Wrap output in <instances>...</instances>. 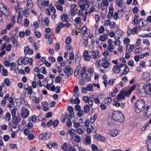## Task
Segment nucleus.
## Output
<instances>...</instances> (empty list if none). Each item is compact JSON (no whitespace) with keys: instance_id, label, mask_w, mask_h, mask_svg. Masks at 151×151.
<instances>
[{"instance_id":"46","label":"nucleus","mask_w":151,"mask_h":151,"mask_svg":"<svg viewBox=\"0 0 151 151\" xmlns=\"http://www.w3.org/2000/svg\"><path fill=\"white\" fill-rule=\"evenodd\" d=\"M109 24L110 27L112 28H114L116 26V23L114 22H110Z\"/></svg>"},{"instance_id":"64","label":"nucleus","mask_w":151,"mask_h":151,"mask_svg":"<svg viewBox=\"0 0 151 151\" xmlns=\"http://www.w3.org/2000/svg\"><path fill=\"white\" fill-rule=\"evenodd\" d=\"M33 127V124L32 122H29L27 125V127L29 129H31Z\"/></svg>"},{"instance_id":"53","label":"nucleus","mask_w":151,"mask_h":151,"mask_svg":"<svg viewBox=\"0 0 151 151\" xmlns=\"http://www.w3.org/2000/svg\"><path fill=\"white\" fill-rule=\"evenodd\" d=\"M80 68V67L78 66L77 67L76 70H75L74 72V76H77L78 75Z\"/></svg>"},{"instance_id":"27","label":"nucleus","mask_w":151,"mask_h":151,"mask_svg":"<svg viewBox=\"0 0 151 151\" xmlns=\"http://www.w3.org/2000/svg\"><path fill=\"white\" fill-rule=\"evenodd\" d=\"M17 109L15 106H14V108L10 110L11 113L13 117L15 116L16 115V111L17 110Z\"/></svg>"},{"instance_id":"56","label":"nucleus","mask_w":151,"mask_h":151,"mask_svg":"<svg viewBox=\"0 0 151 151\" xmlns=\"http://www.w3.org/2000/svg\"><path fill=\"white\" fill-rule=\"evenodd\" d=\"M96 114H95L93 117H92L90 119V122L91 123H93V122H94L95 121L96 119Z\"/></svg>"},{"instance_id":"20","label":"nucleus","mask_w":151,"mask_h":151,"mask_svg":"<svg viewBox=\"0 0 151 151\" xmlns=\"http://www.w3.org/2000/svg\"><path fill=\"white\" fill-rule=\"evenodd\" d=\"M150 76V74L148 72L144 73L142 75V78L145 80L149 79Z\"/></svg>"},{"instance_id":"12","label":"nucleus","mask_w":151,"mask_h":151,"mask_svg":"<svg viewBox=\"0 0 151 151\" xmlns=\"http://www.w3.org/2000/svg\"><path fill=\"white\" fill-rule=\"evenodd\" d=\"M114 9L112 6L109 7V12L107 15V17L109 19H110L113 16Z\"/></svg>"},{"instance_id":"38","label":"nucleus","mask_w":151,"mask_h":151,"mask_svg":"<svg viewBox=\"0 0 151 151\" xmlns=\"http://www.w3.org/2000/svg\"><path fill=\"white\" fill-rule=\"evenodd\" d=\"M129 70V69L128 67L127 66H125L124 69L123 71V74L125 75L127 74Z\"/></svg>"},{"instance_id":"17","label":"nucleus","mask_w":151,"mask_h":151,"mask_svg":"<svg viewBox=\"0 0 151 151\" xmlns=\"http://www.w3.org/2000/svg\"><path fill=\"white\" fill-rule=\"evenodd\" d=\"M29 115V111L27 109L24 110L22 114V117L25 118L27 117Z\"/></svg>"},{"instance_id":"4","label":"nucleus","mask_w":151,"mask_h":151,"mask_svg":"<svg viewBox=\"0 0 151 151\" xmlns=\"http://www.w3.org/2000/svg\"><path fill=\"white\" fill-rule=\"evenodd\" d=\"M151 78L148 81V83L145 84L144 86V91L146 93L151 94Z\"/></svg>"},{"instance_id":"19","label":"nucleus","mask_w":151,"mask_h":151,"mask_svg":"<svg viewBox=\"0 0 151 151\" xmlns=\"http://www.w3.org/2000/svg\"><path fill=\"white\" fill-rule=\"evenodd\" d=\"M68 17V16L66 14H64L61 16V18L63 22H65L66 23H67L68 21L67 19Z\"/></svg>"},{"instance_id":"7","label":"nucleus","mask_w":151,"mask_h":151,"mask_svg":"<svg viewBox=\"0 0 151 151\" xmlns=\"http://www.w3.org/2000/svg\"><path fill=\"white\" fill-rule=\"evenodd\" d=\"M95 10L92 4H89L88 5L87 8L86 9V14H90L91 12H94Z\"/></svg>"},{"instance_id":"55","label":"nucleus","mask_w":151,"mask_h":151,"mask_svg":"<svg viewBox=\"0 0 151 151\" xmlns=\"http://www.w3.org/2000/svg\"><path fill=\"white\" fill-rule=\"evenodd\" d=\"M94 100V95H92L89 97L88 101L93 102Z\"/></svg>"},{"instance_id":"39","label":"nucleus","mask_w":151,"mask_h":151,"mask_svg":"<svg viewBox=\"0 0 151 151\" xmlns=\"http://www.w3.org/2000/svg\"><path fill=\"white\" fill-rule=\"evenodd\" d=\"M11 116V114L9 113H8L6 114L5 116V118L6 120L7 121H9L10 120Z\"/></svg>"},{"instance_id":"30","label":"nucleus","mask_w":151,"mask_h":151,"mask_svg":"<svg viewBox=\"0 0 151 151\" xmlns=\"http://www.w3.org/2000/svg\"><path fill=\"white\" fill-rule=\"evenodd\" d=\"M37 4L40 9L42 8L43 5V0H37Z\"/></svg>"},{"instance_id":"48","label":"nucleus","mask_w":151,"mask_h":151,"mask_svg":"<svg viewBox=\"0 0 151 151\" xmlns=\"http://www.w3.org/2000/svg\"><path fill=\"white\" fill-rule=\"evenodd\" d=\"M73 138L76 139V140H74L77 142L80 141L81 140L80 137L78 135L74 136H73Z\"/></svg>"},{"instance_id":"62","label":"nucleus","mask_w":151,"mask_h":151,"mask_svg":"<svg viewBox=\"0 0 151 151\" xmlns=\"http://www.w3.org/2000/svg\"><path fill=\"white\" fill-rule=\"evenodd\" d=\"M130 42V40L128 38H125L124 41V43L125 45L129 44Z\"/></svg>"},{"instance_id":"21","label":"nucleus","mask_w":151,"mask_h":151,"mask_svg":"<svg viewBox=\"0 0 151 151\" xmlns=\"http://www.w3.org/2000/svg\"><path fill=\"white\" fill-rule=\"evenodd\" d=\"M67 133L70 134V136H72V139H73V136H74V135L76 134L75 130L74 129H72L69 130L67 132Z\"/></svg>"},{"instance_id":"54","label":"nucleus","mask_w":151,"mask_h":151,"mask_svg":"<svg viewBox=\"0 0 151 151\" xmlns=\"http://www.w3.org/2000/svg\"><path fill=\"white\" fill-rule=\"evenodd\" d=\"M52 5V4H50V6H49V8L50 9V10L54 14H55L56 13L55 9L54 6H51Z\"/></svg>"},{"instance_id":"59","label":"nucleus","mask_w":151,"mask_h":151,"mask_svg":"<svg viewBox=\"0 0 151 151\" xmlns=\"http://www.w3.org/2000/svg\"><path fill=\"white\" fill-rule=\"evenodd\" d=\"M91 77H88V76H84L83 77V78L84 79L85 82H88L91 80Z\"/></svg>"},{"instance_id":"34","label":"nucleus","mask_w":151,"mask_h":151,"mask_svg":"<svg viewBox=\"0 0 151 151\" xmlns=\"http://www.w3.org/2000/svg\"><path fill=\"white\" fill-rule=\"evenodd\" d=\"M26 59V58H20L18 61V63L19 65H22L24 61H25V60Z\"/></svg>"},{"instance_id":"49","label":"nucleus","mask_w":151,"mask_h":151,"mask_svg":"<svg viewBox=\"0 0 151 151\" xmlns=\"http://www.w3.org/2000/svg\"><path fill=\"white\" fill-rule=\"evenodd\" d=\"M40 72L44 74L47 73V72L45 70V68L44 67H41L40 70Z\"/></svg>"},{"instance_id":"22","label":"nucleus","mask_w":151,"mask_h":151,"mask_svg":"<svg viewBox=\"0 0 151 151\" xmlns=\"http://www.w3.org/2000/svg\"><path fill=\"white\" fill-rule=\"evenodd\" d=\"M33 5V4L32 1L31 0H28L27 1V6L28 9H30L32 7Z\"/></svg>"},{"instance_id":"51","label":"nucleus","mask_w":151,"mask_h":151,"mask_svg":"<svg viewBox=\"0 0 151 151\" xmlns=\"http://www.w3.org/2000/svg\"><path fill=\"white\" fill-rule=\"evenodd\" d=\"M91 139L90 137L88 136H87L85 139V142L86 144H89L90 143Z\"/></svg>"},{"instance_id":"16","label":"nucleus","mask_w":151,"mask_h":151,"mask_svg":"<svg viewBox=\"0 0 151 151\" xmlns=\"http://www.w3.org/2000/svg\"><path fill=\"white\" fill-rule=\"evenodd\" d=\"M13 117V118L12 119V121L13 123L14 124H17L20 122L21 120L20 118H17L16 116Z\"/></svg>"},{"instance_id":"25","label":"nucleus","mask_w":151,"mask_h":151,"mask_svg":"<svg viewBox=\"0 0 151 151\" xmlns=\"http://www.w3.org/2000/svg\"><path fill=\"white\" fill-rule=\"evenodd\" d=\"M25 90H27V93L31 95L32 93H34L32 91V87L31 86L28 87L27 88H26Z\"/></svg>"},{"instance_id":"1","label":"nucleus","mask_w":151,"mask_h":151,"mask_svg":"<svg viewBox=\"0 0 151 151\" xmlns=\"http://www.w3.org/2000/svg\"><path fill=\"white\" fill-rule=\"evenodd\" d=\"M138 15L136 14L134 15L133 20L132 22V24L134 25L135 26L139 27H140L146 26L147 25V23L145 19L142 18H140L138 20Z\"/></svg>"},{"instance_id":"23","label":"nucleus","mask_w":151,"mask_h":151,"mask_svg":"<svg viewBox=\"0 0 151 151\" xmlns=\"http://www.w3.org/2000/svg\"><path fill=\"white\" fill-rule=\"evenodd\" d=\"M81 55L79 53H77L75 57V62L78 63H79L81 60Z\"/></svg>"},{"instance_id":"13","label":"nucleus","mask_w":151,"mask_h":151,"mask_svg":"<svg viewBox=\"0 0 151 151\" xmlns=\"http://www.w3.org/2000/svg\"><path fill=\"white\" fill-rule=\"evenodd\" d=\"M68 111L70 113V115H69L70 116L69 118H71L73 117H74V113L73 112V107L71 106H69L68 107Z\"/></svg>"},{"instance_id":"24","label":"nucleus","mask_w":151,"mask_h":151,"mask_svg":"<svg viewBox=\"0 0 151 151\" xmlns=\"http://www.w3.org/2000/svg\"><path fill=\"white\" fill-rule=\"evenodd\" d=\"M112 99L111 98L107 97L104 100V102L107 105H109L112 101Z\"/></svg>"},{"instance_id":"40","label":"nucleus","mask_w":151,"mask_h":151,"mask_svg":"<svg viewBox=\"0 0 151 151\" xmlns=\"http://www.w3.org/2000/svg\"><path fill=\"white\" fill-rule=\"evenodd\" d=\"M5 7V6L2 4L0 3V12H4V9Z\"/></svg>"},{"instance_id":"11","label":"nucleus","mask_w":151,"mask_h":151,"mask_svg":"<svg viewBox=\"0 0 151 151\" xmlns=\"http://www.w3.org/2000/svg\"><path fill=\"white\" fill-rule=\"evenodd\" d=\"M133 48V45L128 44L126 45V51L130 53L132 51Z\"/></svg>"},{"instance_id":"28","label":"nucleus","mask_w":151,"mask_h":151,"mask_svg":"<svg viewBox=\"0 0 151 151\" xmlns=\"http://www.w3.org/2000/svg\"><path fill=\"white\" fill-rule=\"evenodd\" d=\"M117 96V99L118 100H119L122 99H125L123 93V91H122Z\"/></svg>"},{"instance_id":"61","label":"nucleus","mask_w":151,"mask_h":151,"mask_svg":"<svg viewBox=\"0 0 151 151\" xmlns=\"http://www.w3.org/2000/svg\"><path fill=\"white\" fill-rule=\"evenodd\" d=\"M83 114L84 113L82 110H80L78 112V115L80 117L82 116Z\"/></svg>"},{"instance_id":"33","label":"nucleus","mask_w":151,"mask_h":151,"mask_svg":"<svg viewBox=\"0 0 151 151\" xmlns=\"http://www.w3.org/2000/svg\"><path fill=\"white\" fill-rule=\"evenodd\" d=\"M4 12H2L3 14H4L5 16L7 17L9 15V12L6 7L4 8Z\"/></svg>"},{"instance_id":"10","label":"nucleus","mask_w":151,"mask_h":151,"mask_svg":"<svg viewBox=\"0 0 151 151\" xmlns=\"http://www.w3.org/2000/svg\"><path fill=\"white\" fill-rule=\"evenodd\" d=\"M151 114V109H150V107L148 106H147L146 108V111L145 113L144 114L143 116L144 117H146L148 118Z\"/></svg>"},{"instance_id":"52","label":"nucleus","mask_w":151,"mask_h":151,"mask_svg":"<svg viewBox=\"0 0 151 151\" xmlns=\"http://www.w3.org/2000/svg\"><path fill=\"white\" fill-rule=\"evenodd\" d=\"M91 147L93 151H97L98 149L97 147L94 144L92 145Z\"/></svg>"},{"instance_id":"44","label":"nucleus","mask_w":151,"mask_h":151,"mask_svg":"<svg viewBox=\"0 0 151 151\" xmlns=\"http://www.w3.org/2000/svg\"><path fill=\"white\" fill-rule=\"evenodd\" d=\"M76 132L79 135H81L83 134V130L81 128H78L76 129Z\"/></svg>"},{"instance_id":"26","label":"nucleus","mask_w":151,"mask_h":151,"mask_svg":"<svg viewBox=\"0 0 151 151\" xmlns=\"http://www.w3.org/2000/svg\"><path fill=\"white\" fill-rule=\"evenodd\" d=\"M87 27L86 26H84L81 29V33L83 35H85L86 32Z\"/></svg>"},{"instance_id":"32","label":"nucleus","mask_w":151,"mask_h":151,"mask_svg":"<svg viewBox=\"0 0 151 151\" xmlns=\"http://www.w3.org/2000/svg\"><path fill=\"white\" fill-rule=\"evenodd\" d=\"M2 73L3 75L4 76H7L8 75V72L7 70L6 69H5L4 68L3 66V68L2 70Z\"/></svg>"},{"instance_id":"42","label":"nucleus","mask_w":151,"mask_h":151,"mask_svg":"<svg viewBox=\"0 0 151 151\" xmlns=\"http://www.w3.org/2000/svg\"><path fill=\"white\" fill-rule=\"evenodd\" d=\"M71 39L70 36L68 37L65 39V43L67 44H69L71 42Z\"/></svg>"},{"instance_id":"5","label":"nucleus","mask_w":151,"mask_h":151,"mask_svg":"<svg viewBox=\"0 0 151 151\" xmlns=\"http://www.w3.org/2000/svg\"><path fill=\"white\" fill-rule=\"evenodd\" d=\"M89 53L91 54L90 56L92 58L96 60L99 57V53L98 51L94 50L89 51Z\"/></svg>"},{"instance_id":"8","label":"nucleus","mask_w":151,"mask_h":151,"mask_svg":"<svg viewBox=\"0 0 151 151\" xmlns=\"http://www.w3.org/2000/svg\"><path fill=\"white\" fill-rule=\"evenodd\" d=\"M64 71L68 76H70L73 73L72 69L69 67H66L64 69Z\"/></svg>"},{"instance_id":"18","label":"nucleus","mask_w":151,"mask_h":151,"mask_svg":"<svg viewBox=\"0 0 151 151\" xmlns=\"http://www.w3.org/2000/svg\"><path fill=\"white\" fill-rule=\"evenodd\" d=\"M114 72L115 73H119L120 71V68L119 67V66L117 65H115L113 69Z\"/></svg>"},{"instance_id":"6","label":"nucleus","mask_w":151,"mask_h":151,"mask_svg":"<svg viewBox=\"0 0 151 151\" xmlns=\"http://www.w3.org/2000/svg\"><path fill=\"white\" fill-rule=\"evenodd\" d=\"M76 5L75 4H72L70 6V15L73 16H74L77 13V9H76Z\"/></svg>"},{"instance_id":"2","label":"nucleus","mask_w":151,"mask_h":151,"mask_svg":"<svg viewBox=\"0 0 151 151\" xmlns=\"http://www.w3.org/2000/svg\"><path fill=\"white\" fill-rule=\"evenodd\" d=\"M145 106V102L144 100H138L134 105L135 112L137 113H140L144 110Z\"/></svg>"},{"instance_id":"58","label":"nucleus","mask_w":151,"mask_h":151,"mask_svg":"<svg viewBox=\"0 0 151 151\" xmlns=\"http://www.w3.org/2000/svg\"><path fill=\"white\" fill-rule=\"evenodd\" d=\"M4 82L6 83V85L7 86H9L10 85V82L8 78H6L4 80Z\"/></svg>"},{"instance_id":"15","label":"nucleus","mask_w":151,"mask_h":151,"mask_svg":"<svg viewBox=\"0 0 151 151\" xmlns=\"http://www.w3.org/2000/svg\"><path fill=\"white\" fill-rule=\"evenodd\" d=\"M118 133V131L117 130H111L109 131V134L112 137L116 136Z\"/></svg>"},{"instance_id":"45","label":"nucleus","mask_w":151,"mask_h":151,"mask_svg":"<svg viewBox=\"0 0 151 151\" xmlns=\"http://www.w3.org/2000/svg\"><path fill=\"white\" fill-rule=\"evenodd\" d=\"M142 49L141 47H139L137 48L134 50V52L135 54L138 53L142 51Z\"/></svg>"},{"instance_id":"36","label":"nucleus","mask_w":151,"mask_h":151,"mask_svg":"<svg viewBox=\"0 0 151 151\" xmlns=\"http://www.w3.org/2000/svg\"><path fill=\"white\" fill-rule=\"evenodd\" d=\"M109 63L108 61H105L103 63L102 66L104 68H106L109 66Z\"/></svg>"},{"instance_id":"41","label":"nucleus","mask_w":151,"mask_h":151,"mask_svg":"<svg viewBox=\"0 0 151 151\" xmlns=\"http://www.w3.org/2000/svg\"><path fill=\"white\" fill-rule=\"evenodd\" d=\"M93 87V86L91 84H88L86 88L87 91H91L92 90Z\"/></svg>"},{"instance_id":"63","label":"nucleus","mask_w":151,"mask_h":151,"mask_svg":"<svg viewBox=\"0 0 151 151\" xmlns=\"http://www.w3.org/2000/svg\"><path fill=\"white\" fill-rule=\"evenodd\" d=\"M110 21L108 20H105L104 21V25L105 26H107L110 24Z\"/></svg>"},{"instance_id":"31","label":"nucleus","mask_w":151,"mask_h":151,"mask_svg":"<svg viewBox=\"0 0 151 151\" xmlns=\"http://www.w3.org/2000/svg\"><path fill=\"white\" fill-rule=\"evenodd\" d=\"M123 1L122 0H116V4L119 7H122Z\"/></svg>"},{"instance_id":"57","label":"nucleus","mask_w":151,"mask_h":151,"mask_svg":"<svg viewBox=\"0 0 151 151\" xmlns=\"http://www.w3.org/2000/svg\"><path fill=\"white\" fill-rule=\"evenodd\" d=\"M8 107L9 108L10 110L14 108V103L11 104V103H8L7 104Z\"/></svg>"},{"instance_id":"50","label":"nucleus","mask_w":151,"mask_h":151,"mask_svg":"<svg viewBox=\"0 0 151 151\" xmlns=\"http://www.w3.org/2000/svg\"><path fill=\"white\" fill-rule=\"evenodd\" d=\"M123 93L124 96H127L129 95L131 92V91H129V90H128L127 91H123Z\"/></svg>"},{"instance_id":"14","label":"nucleus","mask_w":151,"mask_h":151,"mask_svg":"<svg viewBox=\"0 0 151 151\" xmlns=\"http://www.w3.org/2000/svg\"><path fill=\"white\" fill-rule=\"evenodd\" d=\"M43 139L48 140L51 137V134L50 132H47L46 133H43Z\"/></svg>"},{"instance_id":"37","label":"nucleus","mask_w":151,"mask_h":151,"mask_svg":"<svg viewBox=\"0 0 151 151\" xmlns=\"http://www.w3.org/2000/svg\"><path fill=\"white\" fill-rule=\"evenodd\" d=\"M29 12V9H26L24 10V12H22L23 14H24V16L25 17H27L28 16V14Z\"/></svg>"},{"instance_id":"43","label":"nucleus","mask_w":151,"mask_h":151,"mask_svg":"<svg viewBox=\"0 0 151 151\" xmlns=\"http://www.w3.org/2000/svg\"><path fill=\"white\" fill-rule=\"evenodd\" d=\"M29 48L28 46L25 47L24 48V53L25 55H27V54H28L29 52Z\"/></svg>"},{"instance_id":"3","label":"nucleus","mask_w":151,"mask_h":151,"mask_svg":"<svg viewBox=\"0 0 151 151\" xmlns=\"http://www.w3.org/2000/svg\"><path fill=\"white\" fill-rule=\"evenodd\" d=\"M112 119L117 122H122L124 121V116L122 113L119 111H114L112 115Z\"/></svg>"},{"instance_id":"47","label":"nucleus","mask_w":151,"mask_h":151,"mask_svg":"<svg viewBox=\"0 0 151 151\" xmlns=\"http://www.w3.org/2000/svg\"><path fill=\"white\" fill-rule=\"evenodd\" d=\"M108 49L110 52L113 51L114 49V46L113 45L111 44H109L108 46Z\"/></svg>"},{"instance_id":"60","label":"nucleus","mask_w":151,"mask_h":151,"mask_svg":"<svg viewBox=\"0 0 151 151\" xmlns=\"http://www.w3.org/2000/svg\"><path fill=\"white\" fill-rule=\"evenodd\" d=\"M59 124V121L58 120H55L53 122V125L54 127H56Z\"/></svg>"},{"instance_id":"29","label":"nucleus","mask_w":151,"mask_h":151,"mask_svg":"<svg viewBox=\"0 0 151 151\" xmlns=\"http://www.w3.org/2000/svg\"><path fill=\"white\" fill-rule=\"evenodd\" d=\"M116 33L117 34L118 36H119L118 38H120L119 37V36H120V37H122V35L123 34V31L120 29H118L116 32Z\"/></svg>"},{"instance_id":"35","label":"nucleus","mask_w":151,"mask_h":151,"mask_svg":"<svg viewBox=\"0 0 151 151\" xmlns=\"http://www.w3.org/2000/svg\"><path fill=\"white\" fill-rule=\"evenodd\" d=\"M90 109V106L88 105H86L84 107V111L85 113H88Z\"/></svg>"},{"instance_id":"9","label":"nucleus","mask_w":151,"mask_h":151,"mask_svg":"<svg viewBox=\"0 0 151 151\" xmlns=\"http://www.w3.org/2000/svg\"><path fill=\"white\" fill-rule=\"evenodd\" d=\"M94 137L95 139L98 141H101L102 142H104L106 141V139L104 137L98 134H95Z\"/></svg>"}]
</instances>
